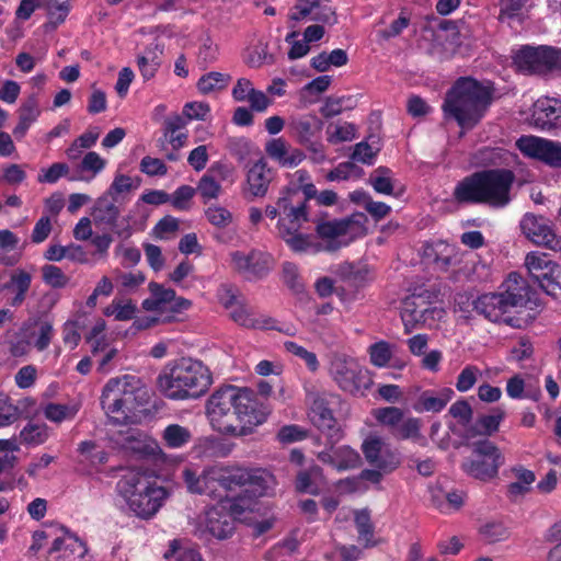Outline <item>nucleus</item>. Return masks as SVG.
<instances>
[{"instance_id":"1","label":"nucleus","mask_w":561,"mask_h":561,"mask_svg":"<svg viewBox=\"0 0 561 561\" xmlns=\"http://www.w3.org/2000/svg\"><path fill=\"white\" fill-rule=\"evenodd\" d=\"M272 409L266 400L247 387L226 385L215 390L206 402L211 427L224 435L243 437L267 421Z\"/></svg>"},{"instance_id":"2","label":"nucleus","mask_w":561,"mask_h":561,"mask_svg":"<svg viewBox=\"0 0 561 561\" xmlns=\"http://www.w3.org/2000/svg\"><path fill=\"white\" fill-rule=\"evenodd\" d=\"M494 84L467 76L459 77L446 92L442 110L462 129L474 128L486 115L494 99Z\"/></svg>"},{"instance_id":"3","label":"nucleus","mask_w":561,"mask_h":561,"mask_svg":"<svg viewBox=\"0 0 561 561\" xmlns=\"http://www.w3.org/2000/svg\"><path fill=\"white\" fill-rule=\"evenodd\" d=\"M516 181L514 171L493 168L476 171L460 180L453 192L461 205H484L503 209L512 202V188Z\"/></svg>"},{"instance_id":"4","label":"nucleus","mask_w":561,"mask_h":561,"mask_svg":"<svg viewBox=\"0 0 561 561\" xmlns=\"http://www.w3.org/2000/svg\"><path fill=\"white\" fill-rule=\"evenodd\" d=\"M217 489L220 497L230 500V510L241 515L251 511L256 497L265 495L273 476L266 470L242 467H217Z\"/></svg>"},{"instance_id":"5","label":"nucleus","mask_w":561,"mask_h":561,"mask_svg":"<svg viewBox=\"0 0 561 561\" xmlns=\"http://www.w3.org/2000/svg\"><path fill=\"white\" fill-rule=\"evenodd\" d=\"M211 374L201 360L182 357L168 365L158 377L160 391L172 400L196 399L211 385Z\"/></svg>"},{"instance_id":"6","label":"nucleus","mask_w":561,"mask_h":561,"mask_svg":"<svg viewBox=\"0 0 561 561\" xmlns=\"http://www.w3.org/2000/svg\"><path fill=\"white\" fill-rule=\"evenodd\" d=\"M116 492L139 518L154 516L168 496L156 477L142 470H129L116 483Z\"/></svg>"},{"instance_id":"7","label":"nucleus","mask_w":561,"mask_h":561,"mask_svg":"<svg viewBox=\"0 0 561 561\" xmlns=\"http://www.w3.org/2000/svg\"><path fill=\"white\" fill-rule=\"evenodd\" d=\"M146 390L139 378L130 375L111 378L102 390L101 407L113 425H126L129 414L145 401Z\"/></svg>"},{"instance_id":"8","label":"nucleus","mask_w":561,"mask_h":561,"mask_svg":"<svg viewBox=\"0 0 561 561\" xmlns=\"http://www.w3.org/2000/svg\"><path fill=\"white\" fill-rule=\"evenodd\" d=\"M306 401L312 425L332 443H339L343 431L334 416V410L341 403L340 396L325 390L306 389Z\"/></svg>"},{"instance_id":"9","label":"nucleus","mask_w":561,"mask_h":561,"mask_svg":"<svg viewBox=\"0 0 561 561\" xmlns=\"http://www.w3.org/2000/svg\"><path fill=\"white\" fill-rule=\"evenodd\" d=\"M513 65L524 75L561 71V47L522 45L513 51Z\"/></svg>"},{"instance_id":"10","label":"nucleus","mask_w":561,"mask_h":561,"mask_svg":"<svg viewBox=\"0 0 561 561\" xmlns=\"http://www.w3.org/2000/svg\"><path fill=\"white\" fill-rule=\"evenodd\" d=\"M523 288L511 289L503 293H490L479 296L473 302V310L491 322H504L513 328H518V319L505 317L512 308L523 307L526 302Z\"/></svg>"},{"instance_id":"11","label":"nucleus","mask_w":561,"mask_h":561,"mask_svg":"<svg viewBox=\"0 0 561 561\" xmlns=\"http://www.w3.org/2000/svg\"><path fill=\"white\" fill-rule=\"evenodd\" d=\"M504 460L500 448L484 438L472 444V458L465 460L461 468L468 476L485 482L499 474Z\"/></svg>"},{"instance_id":"12","label":"nucleus","mask_w":561,"mask_h":561,"mask_svg":"<svg viewBox=\"0 0 561 561\" xmlns=\"http://www.w3.org/2000/svg\"><path fill=\"white\" fill-rule=\"evenodd\" d=\"M330 374L339 388L352 396H365L371 387L373 379L368 369L347 356H336L331 362Z\"/></svg>"},{"instance_id":"13","label":"nucleus","mask_w":561,"mask_h":561,"mask_svg":"<svg viewBox=\"0 0 561 561\" xmlns=\"http://www.w3.org/2000/svg\"><path fill=\"white\" fill-rule=\"evenodd\" d=\"M312 196H314L313 188L308 186L301 192L282 188L279 192L282 217L277 220V230L301 228L304 224L309 222V202Z\"/></svg>"},{"instance_id":"14","label":"nucleus","mask_w":561,"mask_h":561,"mask_svg":"<svg viewBox=\"0 0 561 561\" xmlns=\"http://www.w3.org/2000/svg\"><path fill=\"white\" fill-rule=\"evenodd\" d=\"M121 205L122 202L117 198L102 195L94 202L91 217L98 229L111 230L118 238L126 240L133 234V229L130 217H122Z\"/></svg>"},{"instance_id":"15","label":"nucleus","mask_w":561,"mask_h":561,"mask_svg":"<svg viewBox=\"0 0 561 561\" xmlns=\"http://www.w3.org/2000/svg\"><path fill=\"white\" fill-rule=\"evenodd\" d=\"M229 255L233 270L247 280L262 279L272 270V255L261 250L253 249L248 253L237 250Z\"/></svg>"},{"instance_id":"16","label":"nucleus","mask_w":561,"mask_h":561,"mask_svg":"<svg viewBox=\"0 0 561 561\" xmlns=\"http://www.w3.org/2000/svg\"><path fill=\"white\" fill-rule=\"evenodd\" d=\"M516 146L526 157L539 160L551 168H561L560 142L535 136H523L516 141Z\"/></svg>"},{"instance_id":"17","label":"nucleus","mask_w":561,"mask_h":561,"mask_svg":"<svg viewBox=\"0 0 561 561\" xmlns=\"http://www.w3.org/2000/svg\"><path fill=\"white\" fill-rule=\"evenodd\" d=\"M59 530L48 550V561H81L88 553L87 543L65 526Z\"/></svg>"},{"instance_id":"18","label":"nucleus","mask_w":561,"mask_h":561,"mask_svg":"<svg viewBox=\"0 0 561 561\" xmlns=\"http://www.w3.org/2000/svg\"><path fill=\"white\" fill-rule=\"evenodd\" d=\"M217 466H207L202 471L194 466H186L182 471L183 481L192 494L207 495L215 500L220 497L217 489Z\"/></svg>"},{"instance_id":"19","label":"nucleus","mask_w":561,"mask_h":561,"mask_svg":"<svg viewBox=\"0 0 561 561\" xmlns=\"http://www.w3.org/2000/svg\"><path fill=\"white\" fill-rule=\"evenodd\" d=\"M274 174L273 169L268 167L264 158L249 162L247 164L245 185L243 188L245 198L253 199L264 197L268 192Z\"/></svg>"},{"instance_id":"20","label":"nucleus","mask_w":561,"mask_h":561,"mask_svg":"<svg viewBox=\"0 0 561 561\" xmlns=\"http://www.w3.org/2000/svg\"><path fill=\"white\" fill-rule=\"evenodd\" d=\"M520 229L534 244L556 250L560 243L553 230L541 216H535L534 214L524 215L520 221Z\"/></svg>"},{"instance_id":"21","label":"nucleus","mask_w":561,"mask_h":561,"mask_svg":"<svg viewBox=\"0 0 561 561\" xmlns=\"http://www.w3.org/2000/svg\"><path fill=\"white\" fill-rule=\"evenodd\" d=\"M383 447L385 443L380 437L369 436L364 440L362 450L370 466L385 472H391L400 466V459L396 454L385 450Z\"/></svg>"},{"instance_id":"22","label":"nucleus","mask_w":561,"mask_h":561,"mask_svg":"<svg viewBox=\"0 0 561 561\" xmlns=\"http://www.w3.org/2000/svg\"><path fill=\"white\" fill-rule=\"evenodd\" d=\"M530 124L540 130H551L561 121V101L554 98L538 99L533 105Z\"/></svg>"},{"instance_id":"23","label":"nucleus","mask_w":561,"mask_h":561,"mask_svg":"<svg viewBox=\"0 0 561 561\" xmlns=\"http://www.w3.org/2000/svg\"><path fill=\"white\" fill-rule=\"evenodd\" d=\"M297 141L313 153H322V145L314 140L323 128V122L316 115H306L290 124Z\"/></svg>"},{"instance_id":"24","label":"nucleus","mask_w":561,"mask_h":561,"mask_svg":"<svg viewBox=\"0 0 561 561\" xmlns=\"http://www.w3.org/2000/svg\"><path fill=\"white\" fill-rule=\"evenodd\" d=\"M424 254L434 268L443 273L448 272L450 267L459 263L456 247L442 240L427 245Z\"/></svg>"},{"instance_id":"25","label":"nucleus","mask_w":561,"mask_h":561,"mask_svg":"<svg viewBox=\"0 0 561 561\" xmlns=\"http://www.w3.org/2000/svg\"><path fill=\"white\" fill-rule=\"evenodd\" d=\"M265 152L284 168H295L306 158V154L300 149H289L286 140L282 137L268 140L265 145Z\"/></svg>"},{"instance_id":"26","label":"nucleus","mask_w":561,"mask_h":561,"mask_svg":"<svg viewBox=\"0 0 561 561\" xmlns=\"http://www.w3.org/2000/svg\"><path fill=\"white\" fill-rule=\"evenodd\" d=\"M234 526V519L227 511L213 507L206 512L205 527L213 537L227 539L232 536Z\"/></svg>"},{"instance_id":"27","label":"nucleus","mask_w":561,"mask_h":561,"mask_svg":"<svg viewBox=\"0 0 561 561\" xmlns=\"http://www.w3.org/2000/svg\"><path fill=\"white\" fill-rule=\"evenodd\" d=\"M525 264L536 282H542L547 276L561 273V266L548 253L534 251L526 255Z\"/></svg>"},{"instance_id":"28","label":"nucleus","mask_w":561,"mask_h":561,"mask_svg":"<svg viewBox=\"0 0 561 561\" xmlns=\"http://www.w3.org/2000/svg\"><path fill=\"white\" fill-rule=\"evenodd\" d=\"M454 396V391L450 388H444L436 396L434 391L425 390L423 391L416 402L413 405V409L416 412H433L438 413L445 409L447 403L451 400Z\"/></svg>"},{"instance_id":"29","label":"nucleus","mask_w":561,"mask_h":561,"mask_svg":"<svg viewBox=\"0 0 561 561\" xmlns=\"http://www.w3.org/2000/svg\"><path fill=\"white\" fill-rule=\"evenodd\" d=\"M323 482L324 476L322 468L313 463L297 473L295 488L299 493L318 495L320 493V485Z\"/></svg>"},{"instance_id":"30","label":"nucleus","mask_w":561,"mask_h":561,"mask_svg":"<svg viewBox=\"0 0 561 561\" xmlns=\"http://www.w3.org/2000/svg\"><path fill=\"white\" fill-rule=\"evenodd\" d=\"M231 318L236 323L247 329L278 330L274 318L267 316L254 317L243 306L237 307L231 312Z\"/></svg>"},{"instance_id":"31","label":"nucleus","mask_w":561,"mask_h":561,"mask_svg":"<svg viewBox=\"0 0 561 561\" xmlns=\"http://www.w3.org/2000/svg\"><path fill=\"white\" fill-rule=\"evenodd\" d=\"M41 111L37 99L32 95L25 100L19 110V123L13 129L15 137H23L31 125L37 119Z\"/></svg>"},{"instance_id":"32","label":"nucleus","mask_w":561,"mask_h":561,"mask_svg":"<svg viewBox=\"0 0 561 561\" xmlns=\"http://www.w3.org/2000/svg\"><path fill=\"white\" fill-rule=\"evenodd\" d=\"M504 417L505 411L500 407L494 408L490 414L479 416L469 432L472 433V436L476 434L491 436L499 431L500 424Z\"/></svg>"},{"instance_id":"33","label":"nucleus","mask_w":561,"mask_h":561,"mask_svg":"<svg viewBox=\"0 0 561 561\" xmlns=\"http://www.w3.org/2000/svg\"><path fill=\"white\" fill-rule=\"evenodd\" d=\"M430 309H419L413 298H407L401 310V320L404 325V333L410 334L419 324L426 321V312Z\"/></svg>"},{"instance_id":"34","label":"nucleus","mask_w":561,"mask_h":561,"mask_svg":"<svg viewBox=\"0 0 561 561\" xmlns=\"http://www.w3.org/2000/svg\"><path fill=\"white\" fill-rule=\"evenodd\" d=\"M163 558L165 560L174 559L175 561H203L198 549L192 546H183L181 539H173L169 542Z\"/></svg>"},{"instance_id":"35","label":"nucleus","mask_w":561,"mask_h":561,"mask_svg":"<svg viewBox=\"0 0 561 561\" xmlns=\"http://www.w3.org/2000/svg\"><path fill=\"white\" fill-rule=\"evenodd\" d=\"M230 81L231 76L229 73L209 71L198 79L196 87L202 94L206 95L226 89Z\"/></svg>"},{"instance_id":"36","label":"nucleus","mask_w":561,"mask_h":561,"mask_svg":"<svg viewBox=\"0 0 561 561\" xmlns=\"http://www.w3.org/2000/svg\"><path fill=\"white\" fill-rule=\"evenodd\" d=\"M49 437L48 426L45 423L28 422L20 432V442L26 446H38Z\"/></svg>"},{"instance_id":"37","label":"nucleus","mask_w":561,"mask_h":561,"mask_svg":"<svg viewBox=\"0 0 561 561\" xmlns=\"http://www.w3.org/2000/svg\"><path fill=\"white\" fill-rule=\"evenodd\" d=\"M217 167L211 165L205 174L199 179L197 186L195 187L196 193H198L203 199V203L206 204L210 199L218 198L221 185L218 181H216L213 172H215Z\"/></svg>"},{"instance_id":"38","label":"nucleus","mask_w":561,"mask_h":561,"mask_svg":"<svg viewBox=\"0 0 561 561\" xmlns=\"http://www.w3.org/2000/svg\"><path fill=\"white\" fill-rule=\"evenodd\" d=\"M356 105V100L352 95L328 96L320 107V113L325 118L340 115L343 111L352 110Z\"/></svg>"},{"instance_id":"39","label":"nucleus","mask_w":561,"mask_h":561,"mask_svg":"<svg viewBox=\"0 0 561 561\" xmlns=\"http://www.w3.org/2000/svg\"><path fill=\"white\" fill-rule=\"evenodd\" d=\"M164 445L169 448H182L192 439L191 431L180 424H169L162 433Z\"/></svg>"},{"instance_id":"40","label":"nucleus","mask_w":561,"mask_h":561,"mask_svg":"<svg viewBox=\"0 0 561 561\" xmlns=\"http://www.w3.org/2000/svg\"><path fill=\"white\" fill-rule=\"evenodd\" d=\"M301 228H286L277 230L279 237L294 252H307L311 247L312 242L308 234L300 233Z\"/></svg>"},{"instance_id":"41","label":"nucleus","mask_w":561,"mask_h":561,"mask_svg":"<svg viewBox=\"0 0 561 561\" xmlns=\"http://www.w3.org/2000/svg\"><path fill=\"white\" fill-rule=\"evenodd\" d=\"M351 221L348 219L321 221L316 226V232L321 239L335 240L347 233Z\"/></svg>"},{"instance_id":"42","label":"nucleus","mask_w":561,"mask_h":561,"mask_svg":"<svg viewBox=\"0 0 561 561\" xmlns=\"http://www.w3.org/2000/svg\"><path fill=\"white\" fill-rule=\"evenodd\" d=\"M394 438L400 440L411 439L416 442L422 438L421 420L417 417H408L402 420L399 425L391 431Z\"/></svg>"},{"instance_id":"43","label":"nucleus","mask_w":561,"mask_h":561,"mask_svg":"<svg viewBox=\"0 0 561 561\" xmlns=\"http://www.w3.org/2000/svg\"><path fill=\"white\" fill-rule=\"evenodd\" d=\"M355 525L358 533V540L364 541L365 548L376 546L374 541V525L367 511H360L355 514Z\"/></svg>"},{"instance_id":"44","label":"nucleus","mask_w":561,"mask_h":561,"mask_svg":"<svg viewBox=\"0 0 561 561\" xmlns=\"http://www.w3.org/2000/svg\"><path fill=\"white\" fill-rule=\"evenodd\" d=\"M391 173L392 171L389 168L378 167L374 174L370 175L369 183L377 193L392 195L393 184L390 178Z\"/></svg>"},{"instance_id":"45","label":"nucleus","mask_w":561,"mask_h":561,"mask_svg":"<svg viewBox=\"0 0 561 561\" xmlns=\"http://www.w3.org/2000/svg\"><path fill=\"white\" fill-rule=\"evenodd\" d=\"M334 459V469L337 471L354 469L358 466L360 460L358 453L348 446L335 447Z\"/></svg>"},{"instance_id":"46","label":"nucleus","mask_w":561,"mask_h":561,"mask_svg":"<svg viewBox=\"0 0 561 561\" xmlns=\"http://www.w3.org/2000/svg\"><path fill=\"white\" fill-rule=\"evenodd\" d=\"M364 171L352 161L341 162L334 169L328 172L325 179L328 181L348 180L351 178L359 179Z\"/></svg>"},{"instance_id":"47","label":"nucleus","mask_w":561,"mask_h":561,"mask_svg":"<svg viewBox=\"0 0 561 561\" xmlns=\"http://www.w3.org/2000/svg\"><path fill=\"white\" fill-rule=\"evenodd\" d=\"M284 347L288 353L301 358L310 371L314 373L319 369L320 365L316 353L308 351L294 341H286Z\"/></svg>"},{"instance_id":"48","label":"nucleus","mask_w":561,"mask_h":561,"mask_svg":"<svg viewBox=\"0 0 561 561\" xmlns=\"http://www.w3.org/2000/svg\"><path fill=\"white\" fill-rule=\"evenodd\" d=\"M282 278L284 284L295 294H300L305 289V285L299 275L298 266L291 262H285L282 270Z\"/></svg>"},{"instance_id":"49","label":"nucleus","mask_w":561,"mask_h":561,"mask_svg":"<svg viewBox=\"0 0 561 561\" xmlns=\"http://www.w3.org/2000/svg\"><path fill=\"white\" fill-rule=\"evenodd\" d=\"M219 58V47L207 36L198 48L197 62L202 69H206Z\"/></svg>"},{"instance_id":"50","label":"nucleus","mask_w":561,"mask_h":561,"mask_svg":"<svg viewBox=\"0 0 561 561\" xmlns=\"http://www.w3.org/2000/svg\"><path fill=\"white\" fill-rule=\"evenodd\" d=\"M374 415L380 424L391 427V431L403 420V411L397 407L377 409Z\"/></svg>"},{"instance_id":"51","label":"nucleus","mask_w":561,"mask_h":561,"mask_svg":"<svg viewBox=\"0 0 561 561\" xmlns=\"http://www.w3.org/2000/svg\"><path fill=\"white\" fill-rule=\"evenodd\" d=\"M205 216L209 224L220 229L228 227L232 221V214L227 208L218 205L209 206L205 210Z\"/></svg>"},{"instance_id":"52","label":"nucleus","mask_w":561,"mask_h":561,"mask_svg":"<svg viewBox=\"0 0 561 561\" xmlns=\"http://www.w3.org/2000/svg\"><path fill=\"white\" fill-rule=\"evenodd\" d=\"M195 194V187L185 184L181 185L170 195V203L178 210H187L190 202Z\"/></svg>"},{"instance_id":"53","label":"nucleus","mask_w":561,"mask_h":561,"mask_svg":"<svg viewBox=\"0 0 561 561\" xmlns=\"http://www.w3.org/2000/svg\"><path fill=\"white\" fill-rule=\"evenodd\" d=\"M391 350L389 343L379 341L369 347L370 362L376 367H386L391 359Z\"/></svg>"},{"instance_id":"54","label":"nucleus","mask_w":561,"mask_h":561,"mask_svg":"<svg viewBox=\"0 0 561 561\" xmlns=\"http://www.w3.org/2000/svg\"><path fill=\"white\" fill-rule=\"evenodd\" d=\"M75 414L76 411L67 404L48 403L44 408L45 417L55 423H61L65 420L72 419Z\"/></svg>"},{"instance_id":"55","label":"nucleus","mask_w":561,"mask_h":561,"mask_svg":"<svg viewBox=\"0 0 561 561\" xmlns=\"http://www.w3.org/2000/svg\"><path fill=\"white\" fill-rule=\"evenodd\" d=\"M42 272L44 283L53 288H64L69 282L62 270L56 265H45Z\"/></svg>"},{"instance_id":"56","label":"nucleus","mask_w":561,"mask_h":561,"mask_svg":"<svg viewBox=\"0 0 561 561\" xmlns=\"http://www.w3.org/2000/svg\"><path fill=\"white\" fill-rule=\"evenodd\" d=\"M133 188L131 178L125 174H117L110 187L103 195H108L110 198L124 199V193H128Z\"/></svg>"},{"instance_id":"57","label":"nucleus","mask_w":561,"mask_h":561,"mask_svg":"<svg viewBox=\"0 0 561 561\" xmlns=\"http://www.w3.org/2000/svg\"><path fill=\"white\" fill-rule=\"evenodd\" d=\"M480 534L488 542H497L508 537V529L501 522H490L480 528Z\"/></svg>"},{"instance_id":"58","label":"nucleus","mask_w":561,"mask_h":561,"mask_svg":"<svg viewBox=\"0 0 561 561\" xmlns=\"http://www.w3.org/2000/svg\"><path fill=\"white\" fill-rule=\"evenodd\" d=\"M69 172V165L64 162H55L47 169H42L37 181L39 183H56L60 178L66 176Z\"/></svg>"},{"instance_id":"59","label":"nucleus","mask_w":561,"mask_h":561,"mask_svg":"<svg viewBox=\"0 0 561 561\" xmlns=\"http://www.w3.org/2000/svg\"><path fill=\"white\" fill-rule=\"evenodd\" d=\"M479 375L480 369L477 366L467 365L457 377L456 389L459 392H467L474 386Z\"/></svg>"},{"instance_id":"60","label":"nucleus","mask_w":561,"mask_h":561,"mask_svg":"<svg viewBox=\"0 0 561 561\" xmlns=\"http://www.w3.org/2000/svg\"><path fill=\"white\" fill-rule=\"evenodd\" d=\"M449 414L458 420L461 426H467L472 421L473 411L467 400H457L449 408Z\"/></svg>"},{"instance_id":"61","label":"nucleus","mask_w":561,"mask_h":561,"mask_svg":"<svg viewBox=\"0 0 561 561\" xmlns=\"http://www.w3.org/2000/svg\"><path fill=\"white\" fill-rule=\"evenodd\" d=\"M9 353L13 357H23L30 353L31 341L25 332H18L8 341Z\"/></svg>"},{"instance_id":"62","label":"nucleus","mask_w":561,"mask_h":561,"mask_svg":"<svg viewBox=\"0 0 561 561\" xmlns=\"http://www.w3.org/2000/svg\"><path fill=\"white\" fill-rule=\"evenodd\" d=\"M187 126V119L180 114H172L165 117L163 122V137L165 140L173 139L179 133H183Z\"/></svg>"},{"instance_id":"63","label":"nucleus","mask_w":561,"mask_h":561,"mask_svg":"<svg viewBox=\"0 0 561 561\" xmlns=\"http://www.w3.org/2000/svg\"><path fill=\"white\" fill-rule=\"evenodd\" d=\"M527 0H500V15L499 19L504 21L505 19L512 20L518 18Z\"/></svg>"},{"instance_id":"64","label":"nucleus","mask_w":561,"mask_h":561,"mask_svg":"<svg viewBox=\"0 0 561 561\" xmlns=\"http://www.w3.org/2000/svg\"><path fill=\"white\" fill-rule=\"evenodd\" d=\"M210 112V106L205 102H188L184 105L180 116L187 119V124L193 119L204 121Z\"/></svg>"}]
</instances>
